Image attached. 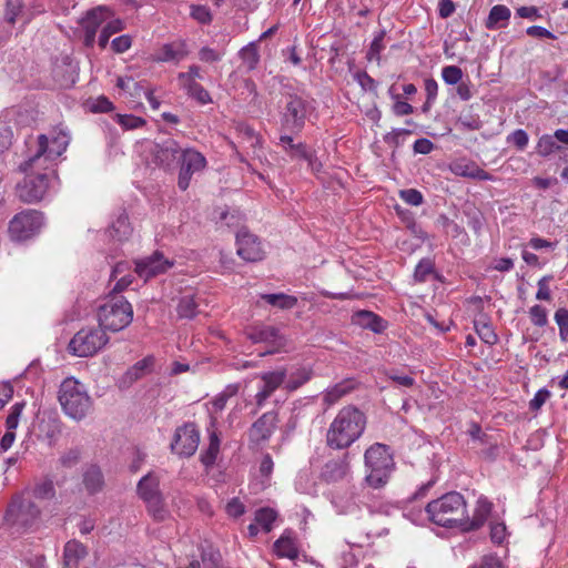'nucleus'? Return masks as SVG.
<instances>
[{
	"mask_svg": "<svg viewBox=\"0 0 568 568\" xmlns=\"http://www.w3.org/2000/svg\"><path fill=\"white\" fill-rule=\"evenodd\" d=\"M384 37H385V32L381 31L372 41L371 47L367 51V59L369 61H376L379 64L381 52L384 49V44H383Z\"/></svg>",
	"mask_w": 568,
	"mask_h": 568,
	"instance_id": "nucleus-51",
	"label": "nucleus"
},
{
	"mask_svg": "<svg viewBox=\"0 0 568 568\" xmlns=\"http://www.w3.org/2000/svg\"><path fill=\"white\" fill-rule=\"evenodd\" d=\"M199 443L200 432L196 425L185 423L175 429L170 448L173 454L189 458L197 450Z\"/></svg>",
	"mask_w": 568,
	"mask_h": 568,
	"instance_id": "nucleus-11",
	"label": "nucleus"
},
{
	"mask_svg": "<svg viewBox=\"0 0 568 568\" xmlns=\"http://www.w3.org/2000/svg\"><path fill=\"white\" fill-rule=\"evenodd\" d=\"M308 106L305 99L290 94L282 113V128L290 132H300L306 120Z\"/></svg>",
	"mask_w": 568,
	"mask_h": 568,
	"instance_id": "nucleus-12",
	"label": "nucleus"
},
{
	"mask_svg": "<svg viewBox=\"0 0 568 568\" xmlns=\"http://www.w3.org/2000/svg\"><path fill=\"white\" fill-rule=\"evenodd\" d=\"M287 377L286 369H277L260 374L262 386L255 395L256 405L262 407L266 399L281 387Z\"/></svg>",
	"mask_w": 568,
	"mask_h": 568,
	"instance_id": "nucleus-19",
	"label": "nucleus"
},
{
	"mask_svg": "<svg viewBox=\"0 0 568 568\" xmlns=\"http://www.w3.org/2000/svg\"><path fill=\"white\" fill-rule=\"evenodd\" d=\"M433 263L428 258L422 260L415 267L414 277L417 282H424L433 272Z\"/></svg>",
	"mask_w": 568,
	"mask_h": 568,
	"instance_id": "nucleus-56",
	"label": "nucleus"
},
{
	"mask_svg": "<svg viewBox=\"0 0 568 568\" xmlns=\"http://www.w3.org/2000/svg\"><path fill=\"white\" fill-rule=\"evenodd\" d=\"M200 71V67L193 64L189 67V70L186 72L179 73L178 80L180 85L186 90L193 87V84H196V80L202 78Z\"/></svg>",
	"mask_w": 568,
	"mask_h": 568,
	"instance_id": "nucleus-46",
	"label": "nucleus"
},
{
	"mask_svg": "<svg viewBox=\"0 0 568 568\" xmlns=\"http://www.w3.org/2000/svg\"><path fill=\"white\" fill-rule=\"evenodd\" d=\"M41 518V509L28 494H16L9 501L3 520L17 531L34 528Z\"/></svg>",
	"mask_w": 568,
	"mask_h": 568,
	"instance_id": "nucleus-5",
	"label": "nucleus"
},
{
	"mask_svg": "<svg viewBox=\"0 0 568 568\" xmlns=\"http://www.w3.org/2000/svg\"><path fill=\"white\" fill-rule=\"evenodd\" d=\"M98 320L102 329L122 331L133 320L132 305L122 296H114L99 307Z\"/></svg>",
	"mask_w": 568,
	"mask_h": 568,
	"instance_id": "nucleus-7",
	"label": "nucleus"
},
{
	"mask_svg": "<svg viewBox=\"0 0 568 568\" xmlns=\"http://www.w3.org/2000/svg\"><path fill=\"white\" fill-rule=\"evenodd\" d=\"M43 225V216L36 210H24L16 214L9 222V237L22 242L33 237Z\"/></svg>",
	"mask_w": 568,
	"mask_h": 568,
	"instance_id": "nucleus-10",
	"label": "nucleus"
},
{
	"mask_svg": "<svg viewBox=\"0 0 568 568\" xmlns=\"http://www.w3.org/2000/svg\"><path fill=\"white\" fill-rule=\"evenodd\" d=\"M124 24L122 20L114 19L109 21L102 29L100 36H99V45L104 49L106 44L109 43V39L112 34L120 32L123 30Z\"/></svg>",
	"mask_w": 568,
	"mask_h": 568,
	"instance_id": "nucleus-44",
	"label": "nucleus"
},
{
	"mask_svg": "<svg viewBox=\"0 0 568 568\" xmlns=\"http://www.w3.org/2000/svg\"><path fill=\"white\" fill-rule=\"evenodd\" d=\"M223 58V52L216 51L210 47H203L199 51V59L205 63L219 62Z\"/></svg>",
	"mask_w": 568,
	"mask_h": 568,
	"instance_id": "nucleus-59",
	"label": "nucleus"
},
{
	"mask_svg": "<svg viewBox=\"0 0 568 568\" xmlns=\"http://www.w3.org/2000/svg\"><path fill=\"white\" fill-rule=\"evenodd\" d=\"M262 298L272 306L281 310H291L297 305V298L284 293L264 294Z\"/></svg>",
	"mask_w": 568,
	"mask_h": 568,
	"instance_id": "nucleus-35",
	"label": "nucleus"
},
{
	"mask_svg": "<svg viewBox=\"0 0 568 568\" xmlns=\"http://www.w3.org/2000/svg\"><path fill=\"white\" fill-rule=\"evenodd\" d=\"M237 392L236 386H229L222 393H220L217 396L214 397L212 400V406L215 412H221L226 406L227 399L235 395Z\"/></svg>",
	"mask_w": 568,
	"mask_h": 568,
	"instance_id": "nucleus-55",
	"label": "nucleus"
},
{
	"mask_svg": "<svg viewBox=\"0 0 568 568\" xmlns=\"http://www.w3.org/2000/svg\"><path fill=\"white\" fill-rule=\"evenodd\" d=\"M366 416L355 406L343 407L331 423L326 443L331 448L344 449L355 443L364 433Z\"/></svg>",
	"mask_w": 568,
	"mask_h": 568,
	"instance_id": "nucleus-1",
	"label": "nucleus"
},
{
	"mask_svg": "<svg viewBox=\"0 0 568 568\" xmlns=\"http://www.w3.org/2000/svg\"><path fill=\"white\" fill-rule=\"evenodd\" d=\"M277 414L267 412L255 420L248 429V439L254 445L267 442L277 427Z\"/></svg>",
	"mask_w": 568,
	"mask_h": 568,
	"instance_id": "nucleus-16",
	"label": "nucleus"
},
{
	"mask_svg": "<svg viewBox=\"0 0 568 568\" xmlns=\"http://www.w3.org/2000/svg\"><path fill=\"white\" fill-rule=\"evenodd\" d=\"M442 78L447 84L454 85L460 82L463 78V71L456 65H447L442 70Z\"/></svg>",
	"mask_w": 568,
	"mask_h": 568,
	"instance_id": "nucleus-54",
	"label": "nucleus"
},
{
	"mask_svg": "<svg viewBox=\"0 0 568 568\" xmlns=\"http://www.w3.org/2000/svg\"><path fill=\"white\" fill-rule=\"evenodd\" d=\"M240 57L247 70H254L260 61L257 45L252 42L240 51Z\"/></svg>",
	"mask_w": 568,
	"mask_h": 568,
	"instance_id": "nucleus-43",
	"label": "nucleus"
},
{
	"mask_svg": "<svg viewBox=\"0 0 568 568\" xmlns=\"http://www.w3.org/2000/svg\"><path fill=\"white\" fill-rule=\"evenodd\" d=\"M355 385L356 384L353 379H344L335 384L334 386L326 389L323 395V402L327 406L336 404L341 398L354 390Z\"/></svg>",
	"mask_w": 568,
	"mask_h": 568,
	"instance_id": "nucleus-27",
	"label": "nucleus"
},
{
	"mask_svg": "<svg viewBox=\"0 0 568 568\" xmlns=\"http://www.w3.org/2000/svg\"><path fill=\"white\" fill-rule=\"evenodd\" d=\"M153 365V358L152 357H145L138 363H135L131 368L128 369L125 373L124 378L129 381L130 383L138 381L141 378L146 372L150 371V368Z\"/></svg>",
	"mask_w": 568,
	"mask_h": 568,
	"instance_id": "nucleus-41",
	"label": "nucleus"
},
{
	"mask_svg": "<svg viewBox=\"0 0 568 568\" xmlns=\"http://www.w3.org/2000/svg\"><path fill=\"white\" fill-rule=\"evenodd\" d=\"M108 342L109 337L100 326L84 327L71 338L68 349L74 356L89 357L101 351Z\"/></svg>",
	"mask_w": 568,
	"mask_h": 568,
	"instance_id": "nucleus-9",
	"label": "nucleus"
},
{
	"mask_svg": "<svg viewBox=\"0 0 568 568\" xmlns=\"http://www.w3.org/2000/svg\"><path fill=\"white\" fill-rule=\"evenodd\" d=\"M312 372L308 368L302 367L293 372L285 383V388L290 392L296 390L302 385L311 379Z\"/></svg>",
	"mask_w": 568,
	"mask_h": 568,
	"instance_id": "nucleus-42",
	"label": "nucleus"
},
{
	"mask_svg": "<svg viewBox=\"0 0 568 568\" xmlns=\"http://www.w3.org/2000/svg\"><path fill=\"white\" fill-rule=\"evenodd\" d=\"M83 485L89 494H95L102 489L103 476L99 467L90 466L84 471Z\"/></svg>",
	"mask_w": 568,
	"mask_h": 568,
	"instance_id": "nucleus-34",
	"label": "nucleus"
},
{
	"mask_svg": "<svg viewBox=\"0 0 568 568\" xmlns=\"http://www.w3.org/2000/svg\"><path fill=\"white\" fill-rule=\"evenodd\" d=\"M213 219L216 223L225 224L229 227L239 226L243 220L239 211L230 212L225 209L217 207L213 212Z\"/></svg>",
	"mask_w": 568,
	"mask_h": 568,
	"instance_id": "nucleus-37",
	"label": "nucleus"
},
{
	"mask_svg": "<svg viewBox=\"0 0 568 568\" xmlns=\"http://www.w3.org/2000/svg\"><path fill=\"white\" fill-rule=\"evenodd\" d=\"M468 568H504V565L497 556L486 555L478 562L473 564Z\"/></svg>",
	"mask_w": 568,
	"mask_h": 568,
	"instance_id": "nucleus-60",
	"label": "nucleus"
},
{
	"mask_svg": "<svg viewBox=\"0 0 568 568\" xmlns=\"http://www.w3.org/2000/svg\"><path fill=\"white\" fill-rule=\"evenodd\" d=\"M221 440L215 430L210 433V443L207 449L201 455V462L206 467L212 466L217 457L220 452Z\"/></svg>",
	"mask_w": 568,
	"mask_h": 568,
	"instance_id": "nucleus-39",
	"label": "nucleus"
},
{
	"mask_svg": "<svg viewBox=\"0 0 568 568\" xmlns=\"http://www.w3.org/2000/svg\"><path fill=\"white\" fill-rule=\"evenodd\" d=\"M34 18V12H29L23 0H6L4 19L8 23L14 24L22 21L29 23Z\"/></svg>",
	"mask_w": 568,
	"mask_h": 568,
	"instance_id": "nucleus-23",
	"label": "nucleus"
},
{
	"mask_svg": "<svg viewBox=\"0 0 568 568\" xmlns=\"http://www.w3.org/2000/svg\"><path fill=\"white\" fill-rule=\"evenodd\" d=\"M449 170L456 176L470 178L479 181L491 180V175L479 168L474 161L457 160L449 165Z\"/></svg>",
	"mask_w": 568,
	"mask_h": 568,
	"instance_id": "nucleus-21",
	"label": "nucleus"
},
{
	"mask_svg": "<svg viewBox=\"0 0 568 568\" xmlns=\"http://www.w3.org/2000/svg\"><path fill=\"white\" fill-rule=\"evenodd\" d=\"M510 16L511 12L508 7L504 4H496L490 9L485 26L489 30L504 28L507 26Z\"/></svg>",
	"mask_w": 568,
	"mask_h": 568,
	"instance_id": "nucleus-28",
	"label": "nucleus"
},
{
	"mask_svg": "<svg viewBox=\"0 0 568 568\" xmlns=\"http://www.w3.org/2000/svg\"><path fill=\"white\" fill-rule=\"evenodd\" d=\"M428 519L443 527H462L466 520V501L464 496L452 491L427 504Z\"/></svg>",
	"mask_w": 568,
	"mask_h": 568,
	"instance_id": "nucleus-2",
	"label": "nucleus"
},
{
	"mask_svg": "<svg viewBox=\"0 0 568 568\" xmlns=\"http://www.w3.org/2000/svg\"><path fill=\"white\" fill-rule=\"evenodd\" d=\"M528 314L535 326L544 327L548 324V312L544 306L536 304L529 308Z\"/></svg>",
	"mask_w": 568,
	"mask_h": 568,
	"instance_id": "nucleus-50",
	"label": "nucleus"
},
{
	"mask_svg": "<svg viewBox=\"0 0 568 568\" xmlns=\"http://www.w3.org/2000/svg\"><path fill=\"white\" fill-rule=\"evenodd\" d=\"M248 338L253 343H264L267 345V349L262 352L260 356L275 354L286 344L285 338L280 334L278 329L273 326L254 327L248 333Z\"/></svg>",
	"mask_w": 568,
	"mask_h": 568,
	"instance_id": "nucleus-15",
	"label": "nucleus"
},
{
	"mask_svg": "<svg viewBox=\"0 0 568 568\" xmlns=\"http://www.w3.org/2000/svg\"><path fill=\"white\" fill-rule=\"evenodd\" d=\"M274 550H275L276 555L281 558L296 559L298 556V549L296 546V541L288 534L282 535L274 542Z\"/></svg>",
	"mask_w": 568,
	"mask_h": 568,
	"instance_id": "nucleus-30",
	"label": "nucleus"
},
{
	"mask_svg": "<svg viewBox=\"0 0 568 568\" xmlns=\"http://www.w3.org/2000/svg\"><path fill=\"white\" fill-rule=\"evenodd\" d=\"M138 494L143 501L161 495L158 477L152 474L143 476L138 484Z\"/></svg>",
	"mask_w": 568,
	"mask_h": 568,
	"instance_id": "nucleus-31",
	"label": "nucleus"
},
{
	"mask_svg": "<svg viewBox=\"0 0 568 568\" xmlns=\"http://www.w3.org/2000/svg\"><path fill=\"white\" fill-rule=\"evenodd\" d=\"M108 233L113 240L120 242L126 240L132 233L128 215L125 213L120 214L109 227Z\"/></svg>",
	"mask_w": 568,
	"mask_h": 568,
	"instance_id": "nucleus-33",
	"label": "nucleus"
},
{
	"mask_svg": "<svg viewBox=\"0 0 568 568\" xmlns=\"http://www.w3.org/2000/svg\"><path fill=\"white\" fill-rule=\"evenodd\" d=\"M400 199L409 205L418 206L423 203V194L416 189L399 191Z\"/></svg>",
	"mask_w": 568,
	"mask_h": 568,
	"instance_id": "nucleus-57",
	"label": "nucleus"
},
{
	"mask_svg": "<svg viewBox=\"0 0 568 568\" xmlns=\"http://www.w3.org/2000/svg\"><path fill=\"white\" fill-rule=\"evenodd\" d=\"M144 503L146 504L148 510L153 516L154 519H165L168 511L164 507L162 495L148 499Z\"/></svg>",
	"mask_w": 568,
	"mask_h": 568,
	"instance_id": "nucleus-47",
	"label": "nucleus"
},
{
	"mask_svg": "<svg viewBox=\"0 0 568 568\" xmlns=\"http://www.w3.org/2000/svg\"><path fill=\"white\" fill-rule=\"evenodd\" d=\"M475 329L480 339L486 344L493 345L497 342V335L489 324L476 322Z\"/></svg>",
	"mask_w": 568,
	"mask_h": 568,
	"instance_id": "nucleus-53",
	"label": "nucleus"
},
{
	"mask_svg": "<svg viewBox=\"0 0 568 568\" xmlns=\"http://www.w3.org/2000/svg\"><path fill=\"white\" fill-rule=\"evenodd\" d=\"M173 265L174 261L155 251L152 255L135 262V272L140 277L149 280L168 272Z\"/></svg>",
	"mask_w": 568,
	"mask_h": 568,
	"instance_id": "nucleus-14",
	"label": "nucleus"
},
{
	"mask_svg": "<svg viewBox=\"0 0 568 568\" xmlns=\"http://www.w3.org/2000/svg\"><path fill=\"white\" fill-rule=\"evenodd\" d=\"M353 321L362 327L369 328L375 333H381L385 328L383 320L369 311L357 312Z\"/></svg>",
	"mask_w": 568,
	"mask_h": 568,
	"instance_id": "nucleus-32",
	"label": "nucleus"
},
{
	"mask_svg": "<svg viewBox=\"0 0 568 568\" xmlns=\"http://www.w3.org/2000/svg\"><path fill=\"white\" fill-rule=\"evenodd\" d=\"M69 144L67 134L60 133L49 141L45 134L37 139L34 152L19 165L20 172L33 171L36 168L53 169L54 161L65 151Z\"/></svg>",
	"mask_w": 568,
	"mask_h": 568,
	"instance_id": "nucleus-6",
	"label": "nucleus"
},
{
	"mask_svg": "<svg viewBox=\"0 0 568 568\" xmlns=\"http://www.w3.org/2000/svg\"><path fill=\"white\" fill-rule=\"evenodd\" d=\"M189 52L187 42L183 39H178L161 45L153 60L155 62L179 63L189 55Z\"/></svg>",
	"mask_w": 568,
	"mask_h": 568,
	"instance_id": "nucleus-20",
	"label": "nucleus"
},
{
	"mask_svg": "<svg viewBox=\"0 0 568 568\" xmlns=\"http://www.w3.org/2000/svg\"><path fill=\"white\" fill-rule=\"evenodd\" d=\"M88 555L87 547L78 540H70L63 550L64 568H77L80 560Z\"/></svg>",
	"mask_w": 568,
	"mask_h": 568,
	"instance_id": "nucleus-26",
	"label": "nucleus"
},
{
	"mask_svg": "<svg viewBox=\"0 0 568 568\" xmlns=\"http://www.w3.org/2000/svg\"><path fill=\"white\" fill-rule=\"evenodd\" d=\"M26 178L17 186V194L22 202L34 203L41 201L55 178L53 169L44 170L36 168L33 171L23 172Z\"/></svg>",
	"mask_w": 568,
	"mask_h": 568,
	"instance_id": "nucleus-8",
	"label": "nucleus"
},
{
	"mask_svg": "<svg viewBox=\"0 0 568 568\" xmlns=\"http://www.w3.org/2000/svg\"><path fill=\"white\" fill-rule=\"evenodd\" d=\"M181 152L179 143L173 139L155 143L152 148L155 164L163 169H172L179 160Z\"/></svg>",
	"mask_w": 568,
	"mask_h": 568,
	"instance_id": "nucleus-18",
	"label": "nucleus"
},
{
	"mask_svg": "<svg viewBox=\"0 0 568 568\" xmlns=\"http://www.w3.org/2000/svg\"><path fill=\"white\" fill-rule=\"evenodd\" d=\"M58 399L63 413L77 422L84 419L93 409V400L87 388L74 377L63 379Z\"/></svg>",
	"mask_w": 568,
	"mask_h": 568,
	"instance_id": "nucleus-3",
	"label": "nucleus"
},
{
	"mask_svg": "<svg viewBox=\"0 0 568 568\" xmlns=\"http://www.w3.org/2000/svg\"><path fill=\"white\" fill-rule=\"evenodd\" d=\"M186 91L202 104L211 101L210 93L199 83L193 84V87L186 89Z\"/></svg>",
	"mask_w": 568,
	"mask_h": 568,
	"instance_id": "nucleus-64",
	"label": "nucleus"
},
{
	"mask_svg": "<svg viewBox=\"0 0 568 568\" xmlns=\"http://www.w3.org/2000/svg\"><path fill=\"white\" fill-rule=\"evenodd\" d=\"M111 11L105 6L95 7L87 11L85 16L81 19V26L84 31H92L97 33L99 27L110 17Z\"/></svg>",
	"mask_w": 568,
	"mask_h": 568,
	"instance_id": "nucleus-25",
	"label": "nucleus"
},
{
	"mask_svg": "<svg viewBox=\"0 0 568 568\" xmlns=\"http://www.w3.org/2000/svg\"><path fill=\"white\" fill-rule=\"evenodd\" d=\"M236 245L237 254L247 262L261 261L264 256V252L257 236L246 230L237 232Z\"/></svg>",
	"mask_w": 568,
	"mask_h": 568,
	"instance_id": "nucleus-17",
	"label": "nucleus"
},
{
	"mask_svg": "<svg viewBox=\"0 0 568 568\" xmlns=\"http://www.w3.org/2000/svg\"><path fill=\"white\" fill-rule=\"evenodd\" d=\"M558 149L559 146L557 145L554 135L550 134H544L540 136L536 145V152L544 158L552 154Z\"/></svg>",
	"mask_w": 568,
	"mask_h": 568,
	"instance_id": "nucleus-45",
	"label": "nucleus"
},
{
	"mask_svg": "<svg viewBox=\"0 0 568 568\" xmlns=\"http://www.w3.org/2000/svg\"><path fill=\"white\" fill-rule=\"evenodd\" d=\"M490 511H491V503L488 499L480 497L477 500L476 509L474 511L473 517L469 518L468 515L466 514L464 529L473 530V529H477V528L481 527L485 524V521L487 520Z\"/></svg>",
	"mask_w": 568,
	"mask_h": 568,
	"instance_id": "nucleus-24",
	"label": "nucleus"
},
{
	"mask_svg": "<svg viewBox=\"0 0 568 568\" xmlns=\"http://www.w3.org/2000/svg\"><path fill=\"white\" fill-rule=\"evenodd\" d=\"M190 16L202 24H209L212 21L211 10L206 6L192 4Z\"/></svg>",
	"mask_w": 568,
	"mask_h": 568,
	"instance_id": "nucleus-52",
	"label": "nucleus"
},
{
	"mask_svg": "<svg viewBox=\"0 0 568 568\" xmlns=\"http://www.w3.org/2000/svg\"><path fill=\"white\" fill-rule=\"evenodd\" d=\"M280 144L284 151L294 160L303 159L306 156V146L303 143L295 144L290 135H281Z\"/></svg>",
	"mask_w": 568,
	"mask_h": 568,
	"instance_id": "nucleus-40",
	"label": "nucleus"
},
{
	"mask_svg": "<svg viewBox=\"0 0 568 568\" xmlns=\"http://www.w3.org/2000/svg\"><path fill=\"white\" fill-rule=\"evenodd\" d=\"M201 558L204 568H217L221 561V554L214 549L203 550Z\"/></svg>",
	"mask_w": 568,
	"mask_h": 568,
	"instance_id": "nucleus-58",
	"label": "nucleus"
},
{
	"mask_svg": "<svg viewBox=\"0 0 568 568\" xmlns=\"http://www.w3.org/2000/svg\"><path fill=\"white\" fill-rule=\"evenodd\" d=\"M197 302L194 295H183L178 304L176 312L181 318H193L197 314Z\"/></svg>",
	"mask_w": 568,
	"mask_h": 568,
	"instance_id": "nucleus-36",
	"label": "nucleus"
},
{
	"mask_svg": "<svg viewBox=\"0 0 568 568\" xmlns=\"http://www.w3.org/2000/svg\"><path fill=\"white\" fill-rule=\"evenodd\" d=\"M349 473L348 454L342 458L327 462L322 471V477L328 483L344 479Z\"/></svg>",
	"mask_w": 568,
	"mask_h": 568,
	"instance_id": "nucleus-22",
	"label": "nucleus"
},
{
	"mask_svg": "<svg viewBox=\"0 0 568 568\" xmlns=\"http://www.w3.org/2000/svg\"><path fill=\"white\" fill-rule=\"evenodd\" d=\"M132 39L128 34L120 36L112 40V50L116 53H123L131 48Z\"/></svg>",
	"mask_w": 568,
	"mask_h": 568,
	"instance_id": "nucleus-63",
	"label": "nucleus"
},
{
	"mask_svg": "<svg viewBox=\"0 0 568 568\" xmlns=\"http://www.w3.org/2000/svg\"><path fill=\"white\" fill-rule=\"evenodd\" d=\"M179 162L180 173L178 185L180 190L185 191L190 185L193 174L201 172L206 166V159L195 149L187 148L182 150Z\"/></svg>",
	"mask_w": 568,
	"mask_h": 568,
	"instance_id": "nucleus-13",
	"label": "nucleus"
},
{
	"mask_svg": "<svg viewBox=\"0 0 568 568\" xmlns=\"http://www.w3.org/2000/svg\"><path fill=\"white\" fill-rule=\"evenodd\" d=\"M552 276L550 275H546V276H542L537 285H538V291L536 293V298L539 300V301H550L551 300V293H550V288L548 286V283L549 281H551Z\"/></svg>",
	"mask_w": 568,
	"mask_h": 568,
	"instance_id": "nucleus-61",
	"label": "nucleus"
},
{
	"mask_svg": "<svg viewBox=\"0 0 568 568\" xmlns=\"http://www.w3.org/2000/svg\"><path fill=\"white\" fill-rule=\"evenodd\" d=\"M116 122L125 130H134L145 125V120L133 114H115Z\"/></svg>",
	"mask_w": 568,
	"mask_h": 568,
	"instance_id": "nucleus-49",
	"label": "nucleus"
},
{
	"mask_svg": "<svg viewBox=\"0 0 568 568\" xmlns=\"http://www.w3.org/2000/svg\"><path fill=\"white\" fill-rule=\"evenodd\" d=\"M225 511L230 517L239 518L245 513V506L237 497H234L226 504Z\"/></svg>",
	"mask_w": 568,
	"mask_h": 568,
	"instance_id": "nucleus-62",
	"label": "nucleus"
},
{
	"mask_svg": "<svg viewBox=\"0 0 568 568\" xmlns=\"http://www.w3.org/2000/svg\"><path fill=\"white\" fill-rule=\"evenodd\" d=\"M277 518V513L270 508L263 507L255 511L254 520L255 523L262 527L265 532H270L273 528V523Z\"/></svg>",
	"mask_w": 568,
	"mask_h": 568,
	"instance_id": "nucleus-38",
	"label": "nucleus"
},
{
	"mask_svg": "<svg viewBox=\"0 0 568 568\" xmlns=\"http://www.w3.org/2000/svg\"><path fill=\"white\" fill-rule=\"evenodd\" d=\"M555 322L559 327V337L561 342H568V310L560 307L555 312Z\"/></svg>",
	"mask_w": 568,
	"mask_h": 568,
	"instance_id": "nucleus-48",
	"label": "nucleus"
},
{
	"mask_svg": "<svg viewBox=\"0 0 568 568\" xmlns=\"http://www.w3.org/2000/svg\"><path fill=\"white\" fill-rule=\"evenodd\" d=\"M364 460L367 485L374 489L384 487L395 467L389 447L381 443L373 444L366 449Z\"/></svg>",
	"mask_w": 568,
	"mask_h": 568,
	"instance_id": "nucleus-4",
	"label": "nucleus"
},
{
	"mask_svg": "<svg viewBox=\"0 0 568 568\" xmlns=\"http://www.w3.org/2000/svg\"><path fill=\"white\" fill-rule=\"evenodd\" d=\"M36 500H51L55 497L54 484L51 479L44 478L36 483L31 490L22 491Z\"/></svg>",
	"mask_w": 568,
	"mask_h": 568,
	"instance_id": "nucleus-29",
	"label": "nucleus"
}]
</instances>
